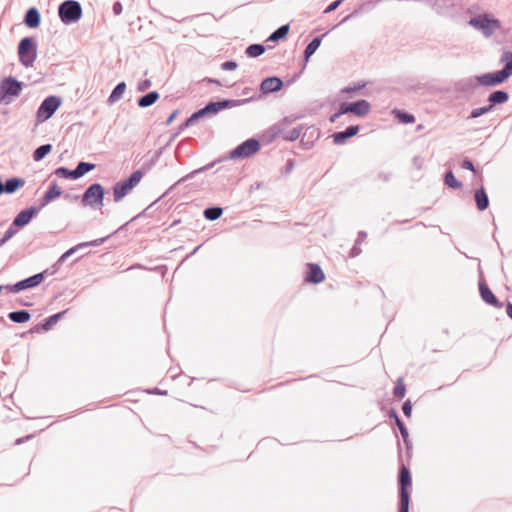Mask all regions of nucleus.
<instances>
[{
	"label": "nucleus",
	"instance_id": "7c9ffc66",
	"mask_svg": "<svg viewBox=\"0 0 512 512\" xmlns=\"http://www.w3.org/2000/svg\"><path fill=\"white\" fill-rule=\"evenodd\" d=\"M8 318L14 323H26L30 320L31 314L28 310H16L8 313Z\"/></svg>",
	"mask_w": 512,
	"mask_h": 512
},
{
	"label": "nucleus",
	"instance_id": "79ce46f5",
	"mask_svg": "<svg viewBox=\"0 0 512 512\" xmlns=\"http://www.w3.org/2000/svg\"><path fill=\"white\" fill-rule=\"evenodd\" d=\"M405 393H406V385L404 384V381L402 378H398L396 381V384L393 388V395L398 399H402L405 396Z\"/></svg>",
	"mask_w": 512,
	"mask_h": 512
},
{
	"label": "nucleus",
	"instance_id": "c756f323",
	"mask_svg": "<svg viewBox=\"0 0 512 512\" xmlns=\"http://www.w3.org/2000/svg\"><path fill=\"white\" fill-rule=\"evenodd\" d=\"M126 90V83L124 81L119 82L110 93L107 103L109 105H113L118 100H120Z\"/></svg>",
	"mask_w": 512,
	"mask_h": 512
},
{
	"label": "nucleus",
	"instance_id": "6ab92c4d",
	"mask_svg": "<svg viewBox=\"0 0 512 512\" xmlns=\"http://www.w3.org/2000/svg\"><path fill=\"white\" fill-rule=\"evenodd\" d=\"M62 195V190L58 186L57 182L54 180L51 182L48 190L44 193L42 198L39 200V204L37 205L41 210L46 207L49 203H51L56 198Z\"/></svg>",
	"mask_w": 512,
	"mask_h": 512
},
{
	"label": "nucleus",
	"instance_id": "c85d7f7f",
	"mask_svg": "<svg viewBox=\"0 0 512 512\" xmlns=\"http://www.w3.org/2000/svg\"><path fill=\"white\" fill-rule=\"evenodd\" d=\"M500 63L503 64L501 72L507 78L512 76V51H504L500 57Z\"/></svg>",
	"mask_w": 512,
	"mask_h": 512
},
{
	"label": "nucleus",
	"instance_id": "bf43d9fd",
	"mask_svg": "<svg viewBox=\"0 0 512 512\" xmlns=\"http://www.w3.org/2000/svg\"><path fill=\"white\" fill-rule=\"evenodd\" d=\"M179 111L178 110H175L173 111L170 116L167 118V120L165 121V124L166 125H170L173 120L176 118V116L178 115Z\"/></svg>",
	"mask_w": 512,
	"mask_h": 512
},
{
	"label": "nucleus",
	"instance_id": "9d476101",
	"mask_svg": "<svg viewBox=\"0 0 512 512\" xmlns=\"http://www.w3.org/2000/svg\"><path fill=\"white\" fill-rule=\"evenodd\" d=\"M62 99L60 96L50 95L46 97L39 105L36 112L37 123H43L50 119L57 109L61 106Z\"/></svg>",
	"mask_w": 512,
	"mask_h": 512
},
{
	"label": "nucleus",
	"instance_id": "49530a36",
	"mask_svg": "<svg viewBox=\"0 0 512 512\" xmlns=\"http://www.w3.org/2000/svg\"><path fill=\"white\" fill-rule=\"evenodd\" d=\"M164 149H165V147H161L160 149L155 151V153L152 156V158L150 159V161L145 164L147 169H151L158 162V160H159L160 156L162 155Z\"/></svg>",
	"mask_w": 512,
	"mask_h": 512
},
{
	"label": "nucleus",
	"instance_id": "0e129e2a",
	"mask_svg": "<svg viewBox=\"0 0 512 512\" xmlns=\"http://www.w3.org/2000/svg\"><path fill=\"white\" fill-rule=\"evenodd\" d=\"M33 437V435H27L26 437H22V438H18L16 441H15V445H20L22 443H24V441L26 440H29Z\"/></svg>",
	"mask_w": 512,
	"mask_h": 512
},
{
	"label": "nucleus",
	"instance_id": "864d4df0",
	"mask_svg": "<svg viewBox=\"0 0 512 512\" xmlns=\"http://www.w3.org/2000/svg\"><path fill=\"white\" fill-rule=\"evenodd\" d=\"M365 85H366L365 83H362V84L358 83L353 86H347L342 90V92L343 93H354V92H357V91L361 90L362 88H364Z\"/></svg>",
	"mask_w": 512,
	"mask_h": 512
},
{
	"label": "nucleus",
	"instance_id": "69168bd1",
	"mask_svg": "<svg viewBox=\"0 0 512 512\" xmlns=\"http://www.w3.org/2000/svg\"><path fill=\"white\" fill-rule=\"evenodd\" d=\"M506 313H507V316L512 319V303L511 302H507L506 304Z\"/></svg>",
	"mask_w": 512,
	"mask_h": 512
},
{
	"label": "nucleus",
	"instance_id": "7ed1b4c3",
	"mask_svg": "<svg viewBox=\"0 0 512 512\" xmlns=\"http://www.w3.org/2000/svg\"><path fill=\"white\" fill-rule=\"evenodd\" d=\"M78 198L81 199V205L83 207H90L93 210L101 209L104 205L105 188L98 182L92 183L85 189L81 196H74V199Z\"/></svg>",
	"mask_w": 512,
	"mask_h": 512
},
{
	"label": "nucleus",
	"instance_id": "2eb2a0df",
	"mask_svg": "<svg viewBox=\"0 0 512 512\" xmlns=\"http://www.w3.org/2000/svg\"><path fill=\"white\" fill-rule=\"evenodd\" d=\"M293 121L294 119L291 117H284L280 122L270 127V129L265 134L268 142H272L277 137L283 138V136L287 133V126L290 125Z\"/></svg>",
	"mask_w": 512,
	"mask_h": 512
},
{
	"label": "nucleus",
	"instance_id": "bb28decb",
	"mask_svg": "<svg viewBox=\"0 0 512 512\" xmlns=\"http://www.w3.org/2000/svg\"><path fill=\"white\" fill-rule=\"evenodd\" d=\"M25 185V180L19 177L9 178L3 183L4 193L12 194Z\"/></svg>",
	"mask_w": 512,
	"mask_h": 512
},
{
	"label": "nucleus",
	"instance_id": "338daca9",
	"mask_svg": "<svg viewBox=\"0 0 512 512\" xmlns=\"http://www.w3.org/2000/svg\"><path fill=\"white\" fill-rule=\"evenodd\" d=\"M341 116H342V115H338V111H337V112H335L334 114H332V115L329 117V121H330L331 123H335V122L338 120V118H340Z\"/></svg>",
	"mask_w": 512,
	"mask_h": 512
},
{
	"label": "nucleus",
	"instance_id": "a878e982",
	"mask_svg": "<svg viewBox=\"0 0 512 512\" xmlns=\"http://www.w3.org/2000/svg\"><path fill=\"white\" fill-rule=\"evenodd\" d=\"M508 100L509 94L505 90H495L489 94L487 99L488 103L492 106L493 109L496 105L505 104Z\"/></svg>",
	"mask_w": 512,
	"mask_h": 512
},
{
	"label": "nucleus",
	"instance_id": "412c9836",
	"mask_svg": "<svg viewBox=\"0 0 512 512\" xmlns=\"http://www.w3.org/2000/svg\"><path fill=\"white\" fill-rule=\"evenodd\" d=\"M68 310H64L58 313H55L49 317H47L43 322L36 325L34 328H32L29 332H39L40 330L48 331L52 329V327L64 317V315L67 313Z\"/></svg>",
	"mask_w": 512,
	"mask_h": 512
},
{
	"label": "nucleus",
	"instance_id": "aec40b11",
	"mask_svg": "<svg viewBox=\"0 0 512 512\" xmlns=\"http://www.w3.org/2000/svg\"><path fill=\"white\" fill-rule=\"evenodd\" d=\"M359 131V125H350L345 130L332 134L333 143L336 145H343L349 138L357 135Z\"/></svg>",
	"mask_w": 512,
	"mask_h": 512
},
{
	"label": "nucleus",
	"instance_id": "6e6d98bb",
	"mask_svg": "<svg viewBox=\"0 0 512 512\" xmlns=\"http://www.w3.org/2000/svg\"><path fill=\"white\" fill-rule=\"evenodd\" d=\"M377 178L382 182H389L392 178L391 172H379Z\"/></svg>",
	"mask_w": 512,
	"mask_h": 512
},
{
	"label": "nucleus",
	"instance_id": "de8ad7c7",
	"mask_svg": "<svg viewBox=\"0 0 512 512\" xmlns=\"http://www.w3.org/2000/svg\"><path fill=\"white\" fill-rule=\"evenodd\" d=\"M352 114L351 102H342L338 108V115Z\"/></svg>",
	"mask_w": 512,
	"mask_h": 512
},
{
	"label": "nucleus",
	"instance_id": "09e8293b",
	"mask_svg": "<svg viewBox=\"0 0 512 512\" xmlns=\"http://www.w3.org/2000/svg\"><path fill=\"white\" fill-rule=\"evenodd\" d=\"M461 167H462L463 169H466V170L472 171L473 173H476V172H477V170H476V168H475V166H474L473 161H472L471 159L467 158V157L463 159V161H462V163H461Z\"/></svg>",
	"mask_w": 512,
	"mask_h": 512
},
{
	"label": "nucleus",
	"instance_id": "4be33fe9",
	"mask_svg": "<svg viewBox=\"0 0 512 512\" xmlns=\"http://www.w3.org/2000/svg\"><path fill=\"white\" fill-rule=\"evenodd\" d=\"M23 23L31 29L38 28L41 24V14L36 7H30L25 12Z\"/></svg>",
	"mask_w": 512,
	"mask_h": 512
},
{
	"label": "nucleus",
	"instance_id": "8fccbe9b",
	"mask_svg": "<svg viewBox=\"0 0 512 512\" xmlns=\"http://www.w3.org/2000/svg\"><path fill=\"white\" fill-rule=\"evenodd\" d=\"M238 67V64L234 60H228L221 64V69L225 71H233Z\"/></svg>",
	"mask_w": 512,
	"mask_h": 512
},
{
	"label": "nucleus",
	"instance_id": "f704fd0d",
	"mask_svg": "<svg viewBox=\"0 0 512 512\" xmlns=\"http://www.w3.org/2000/svg\"><path fill=\"white\" fill-rule=\"evenodd\" d=\"M223 214V208H221L220 206H211V207H207L204 211H203V216L205 217V219L209 220V221H215L217 219H219Z\"/></svg>",
	"mask_w": 512,
	"mask_h": 512
},
{
	"label": "nucleus",
	"instance_id": "6e6552de",
	"mask_svg": "<svg viewBox=\"0 0 512 512\" xmlns=\"http://www.w3.org/2000/svg\"><path fill=\"white\" fill-rule=\"evenodd\" d=\"M82 14V6L76 0H65L58 7L59 18L65 25L78 22L81 19Z\"/></svg>",
	"mask_w": 512,
	"mask_h": 512
},
{
	"label": "nucleus",
	"instance_id": "423d86ee",
	"mask_svg": "<svg viewBox=\"0 0 512 512\" xmlns=\"http://www.w3.org/2000/svg\"><path fill=\"white\" fill-rule=\"evenodd\" d=\"M469 25L481 31L485 38H490L501 28V22L487 13L479 14L469 20Z\"/></svg>",
	"mask_w": 512,
	"mask_h": 512
},
{
	"label": "nucleus",
	"instance_id": "052dcab7",
	"mask_svg": "<svg viewBox=\"0 0 512 512\" xmlns=\"http://www.w3.org/2000/svg\"><path fill=\"white\" fill-rule=\"evenodd\" d=\"M388 417H389L390 419L395 420L397 417H399V415H398V412H397L394 408H391V409L388 411Z\"/></svg>",
	"mask_w": 512,
	"mask_h": 512
},
{
	"label": "nucleus",
	"instance_id": "680f3d73",
	"mask_svg": "<svg viewBox=\"0 0 512 512\" xmlns=\"http://www.w3.org/2000/svg\"><path fill=\"white\" fill-rule=\"evenodd\" d=\"M294 168V160L293 159H289L286 163V172H291Z\"/></svg>",
	"mask_w": 512,
	"mask_h": 512
},
{
	"label": "nucleus",
	"instance_id": "58836bf2",
	"mask_svg": "<svg viewBox=\"0 0 512 512\" xmlns=\"http://www.w3.org/2000/svg\"><path fill=\"white\" fill-rule=\"evenodd\" d=\"M53 173L59 178L77 180L75 169L70 170L67 167L60 166L56 168Z\"/></svg>",
	"mask_w": 512,
	"mask_h": 512
},
{
	"label": "nucleus",
	"instance_id": "4c0bfd02",
	"mask_svg": "<svg viewBox=\"0 0 512 512\" xmlns=\"http://www.w3.org/2000/svg\"><path fill=\"white\" fill-rule=\"evenodd\" d=\"M444 183L445 185L453 189H459L462 187V182L456 179L452 170H448L445 172Z\"/></svg>",
	"mask_w": 512,
	"mask_h": 512
},
{
	"label": "nucleus",
	"instance_id": "a19ab883",
	"mask_svg": "<svg viewBox=\"0 0 512 512\" xmlns=\"http://www.w3.org/2000/svg\"><path fill=\"white\" fill-rule=\"evenodd\" d=\"M494 109L492 108V106L488 103V105H485L483 107H479V108H475L473 109L469 116L467 117V119H476L478 117H481L487 113H490L492 112Z\"/></svg>",
	"mask_w": 512,
	"mask_h": 512
},
{
	"label": "nucleus",
	"instance_id": "1a4fd4ad",
	"mask_svg": "<svg viewBox=\"0 0 512 512\" xmlns=\"http://www.w3.org/2000/svg\"><path fill=\"white\" fill-rule=\"evenodd\" d=\"M23 83L13 76L5 77L0 84V104H10L22 91Z\"/></svg>",
	"mask_w": 512,
	"mask_h": 512
},
{
	"label": "nucleus",
	"instance_id": "4468645a",
	"mask_svg": "<svg viewBox=\"0 0 512 512\" xmlns=\"http://www.w3.org/2000/svg\"><path fill=\"white\" fill-rule=\"evenodd\" d=\"M508 78L501 72V70H497L494 72H488L481 75L475 76V81L484 87H495L503 84Z\"/></svg>",
	"mask_w": 512,
	"mask_h": 512
},
{
	"label": "nucleus",
	"instance_id": "a211bd4d",
	"mask_svg": "<svg viewBox=\"0 0 512 512\" xmlns=\"http://www.w3.org/2000/svg\"><path fill=\"white\" fill-rule=\"evenodd\" d=\"M325 279V274L320 267V265L316 263H308L307 270L305 274V281L311 284H319L323 282Z\"/></svg>",
	"mask_w": 512,
	"mask_h": 512
},
{
	"label": "nucleus",
	"instance_id": "ddd939ff",
	"mask_svg": "<svg viewBox=\"0 0 512 512\" xmlns=\"http://www.w3.org/2000/svg\"><path fill=\"white\" fill-rule=\"evenodd\" d=\"M40 211L41 209L37 205L23 209L16 215L11 225L17 230H19L28 225Z\"/></svg>",
	"mask_w": 512,
	"mask_h": 512
},
{
	"label": "nucleus",
	"instance_id": "f3484780",
	"mask_svg": "<svg viewBox=\"0 0 512 512\" xmlns=\"http://www.w3.org/2000/svg\"><path fill=\"white\" fill-rule=\"evenodd\" d=\"M479 293L481 299L488 305L496 308H502L504 304L498 300L492 290L489 288L485 280H479Z\"/></svg>",
	"mask_w": 512,
	"mask_h": 512
},
{
	"label": "nucleus",
	"instance_id": "0eeeda50",
	"mask_svg": "<svg viewBox=\"0 0 512 512\" xmlns=\"http://www.w3.org/2000/svg\"><path fill=\"white\" fill-rule=\"evenodd\" d=\"M144 176L142 170L132 172L126 179L119 181L113 186V200L120 202L126 195H128L134 187H136Z\"/></svg>",
	"mask_w": 512,
	"mask_h": 512
},
{
	"label": "nucleus",
	"instance_id": "b1692460",
	"mask_svg": "<svg viewBox=\"0 0 512 512\" xmlns=\"http://www.w3.org/2000/svg\"><path fill=\"white\" fill-rule=\"evenodd\" d=\"M474 200L479 211H484L489 207V197L483 186L475 190Z\"/></svg>",
	"mask_w": 512,
	"mask_h": 512
},
{
	"label": "nucleus",
	"instance_id": "473e14b6",
	"mask_svg": "<svg viewBox=\"0 0 512 512\" xmlns=\"http://www.w3.org/2000/svg\"><path fill=\"white\" fill-rule=\"evenodd\" d=\"M52 148V145L49 143L40 145L32 154L33 160L36 162L43 160L52 151Z\"/></svg>",
	"mask_w": 512,
	"mask_h": 512
},
{
	"label": "nucleus",
	"instance_id": "cd10ccee",
	"mask_svg": "<svg viewBox=\"0 0 512 512\" xmlns=\"http://www.w3.org/2000/svg\"><path fill=\"white\" fill-rule=\"evenodd\" d=\"M159 97L160 95L157 91H150L145 95L139 97L137 99V104L140 108H147L156 103Z\"/></svg>",
	"mask_w": 512,
	"mask_h": 512
},
{
	"label": "nucleus",
	"instance_id": "c03bdc74",
	"mask_svg": "<svg viewBox=\"0 0 512 512\" xmlns=\"http://www.w3.org/2000/svg\"><path fill=\"white\" fill-rule=\"evenodd\" d=\"M400 434H401V437L403 439V442L406 446V449H407V456L410 457L411 456V450H412V442L409 438V432H408V429L407 427L405 428H401L399 430Z\"/></svg>",
	"mask_w": 512,
	"mask_h": 512
},
{
	"label": "nucleus",
	"instance_id": "2f4dec72",
	"mask_svg": "<svg viewBox=\"0 0 512 512\" xmlns=\"http://www.w3.org/2000/svg\"><path fill=\"white\" fill-rule=\"evenodd\" d=\"M289 30H290L289 24H284V25L278 27L275 31H273L269 35L267 41L278 42L280 40H283L287 37Z\"/></svg>",
	"mask_w": 512,
	"mask_h": 512
},
{
	"label": "nucleus",
	"instance_id": "a18cd8bd",
	"mask_svg": "<svg viewBox=\"0 0 512 512\" xmlns=\"http://www.w3.org/2000/svg\"><path fill=\"white\" fill-rule=\"evenodd\" d=\"M18 230L14 228L12 225L6 230L3 236L0 238V247H2L6 242H8L12 237L17 234Z\"/></svg>",
	"mask_w": 512,
	"mask_h": 512
},
{
	"label": "nucleus",
	"instance_id": "4d7b16f0",
	"mask_svg": "<svg viewBox=\"0 0 512 512\" xmlns=\"http://www.w3.org/2000/svg\"><path fill=\"white\" fill-rule=\"evenodd\" d=\"M123 7L122 4L119 1L114 2L112 6V11L114 15H120L122 13Z\"/></svg>",
	"mask_w": 512,
	"mask_h": 512
},
{
	"label": "nucleus",
	"instance_id": "37998d69",
	"mask_svg": "<svg viewBox=\"0 0 512 512\" xmlns=\"http://www.w3.org/2000/svg\"><path fill=\"white\" fill-rule=\"evenodd\" d=\"M302 129V126H299L287 131V133L283 136V139L289 142L295 141L300 137Z\"/></svg>",
	"mask_w": 512,
	"mask_h": 512
},
{
	"label": "nucleus",
	"instance_id": "603ef678",
	"mask_svg": "<svg viewBox=\"0 0 512 512\" xmlns=\"http://www.w3.org/2000/svg\"><path fill=\"white\" fill-rule=\"evenodd\" d=\"M402 411L404 413V415L408 418L411 417L412 415V403L410 401V399H407L403 405H402Z\"/></svg>",
	"mask_w": 512,
	"mask_h": 512
},
{
	"label": "nucleus",
	"instance_id": "5701e85b",
	"mask_svg": "<svg viewBox=\"0 0 512 512\" xmlns=\"http://www.w3.org/2000/svg\"><path fill=\"white\" fill-rule=\"evenodd\" d=\"M326 35H327V33H324V34H322L320 36L314 37L307 44V46L305 47L304 52H303L304 63H303L302 70L305 69L307 62L309 61L311 56L316 52V50L319 48V46L321 45L323 37L326 36Z\"/></svg>",
	"mask_w": 512,
	"mask_h": 512
},
{
	"label": "nucleus",
	"instance_id": "72a5a7b5",
	"mask_svg": "<svg viewBox=\"0 0 512 512\" xmlns=\"http://www.w3.org/2000/svg\"><path fill=\"white\" fill-rule=\"evenodd\" d=\"M366 238H367V233L365 231L358 232L357 239L349 252V256L351 258H354V257H357L358 255H360V253L362 252L361 248H360V244L363 243L366 240Z\"/></svg>",
	"mask_w": 512,
	"mask_h": 512
},
{
	"label": "nucleus",
	"instance_id": "20e7f679",
	"mask_svg": "<svg viewBox=\"0 0 512 512\" xmlns=\"http://www.w3.org/2000/svg\"><path fill=\"white\" fill-rule=\"evenodd\" d=\"M254 99H256V97L252 96L249 98L237 99V100L222 99L219 101H210L204 107L196 110V113H197V116H199L202 119L206 116H214L222 110L244 105Z\"/></svg>",
	"mask_w": 512,
	"mask_h": 512
},
{
	"label": "nucleus",
	"instance_id": "13d9d810",
	"mask_svg": "<svg viewBox=\"0 0 512 512\" xmlns=\"http://www.w3.org/2000/svg\"><path fill=\"white\" fill-rule=\"evenodd\" d=\"M475 88V84L473 82L472 79H467L465 82H464V88H463V91H466V90H470V89H474Z\"/></svg>",
	"mask_w": 512,
	"mask_h": 512
},
{
	"label": "nucleus",
	"instance_id": "774afa93",
	"mask_svg": "<svg viewBox=\"0 0 512 512\" xmlns=\"http://www.w3.org/2000/svg\"><path fill=\"white\" fill-rule=\"evenodd\" d=\"M152 394H157V395H166L167 394V391L166 390H161L159 388H154L152 391H151Z\"/></svg>",
	"mask_w": 512,
	"mask_h": 512
},
{
	"label": "nucleus",
	"instance_id": "e433bc0d",
	"mask_svg": "<svg viewBox=\"0 0 512 512\" xmlns=\"http://www.w3.org/2000/svg\"><path fill=\"white\" fill-rule=\"evenodd\" d=\"M95 167L96 164L94 163L80 161L75 168V174L77 179L83 177L85 174L95 169Z\"/></svg>",
	"mask_w": 512,
	"mask_h": 512
},
{
	"label": "nucleus",
	"instance_id": "39448f33",
	"mask_svg": "<svg viewBox=\"0 0 512 512\" xmlns=\"http://www.w3.org/2000/svg\"><path fill=\"white\" fill-rule=\"evenodd\" d=\"M19 62L26 68L32 67L37 58V41L34 37L22 38L17 47Z\"/></svg>",
	"mask_w": 512,
	"mask_h": 512
},
{
	"label": "nucleus",
	"instance_id": "f03ea898",
	"mask_svg": "<svg viewBox=\"0 0 512 512\" xmlns=\"http://www.w3.org/2000/svg\"><path fill=\"white\" fill-rule=\"evenodd\" d=\"M398 453H399V472H398V485H399V512H409V503L411 497L412 477L410 469L402 461V448L400 441L397 440Z\"/></svg>",
	"mask_w": 512,
	"mask_h": 512
},
{
	"label": "nucleus",
	"instance_id": "3c124183",
	"mask_svg": "<svg viewBox=\"0 0 512 512\" xmlns=\"http://www.w3.org/2000/svg\"><path fill=\"white\" fill-rule=\"evenodd\" d=\"M151 85H152V82L150 79L142 80L137 85V91L144 92V91L148 90L151 87Z\"/></svg>",
	"mask_w": 512,
	"mask_h": 512
},
{
	"label": "nucleus",
	"instance_id": "dca6fc26",
	"mask_svg": "<svg viewBox=\"0 0 512 512\" xmlns=\"http://www.w3.org/2000/svg\"><path fill=\"white\" fill-rule=\"evenodd\" d=\"M283 85L284 83L280 77L269 76L261 81L259 90L263 95H267L280 91L283 88Z\"/></svg>",
	"mask_w": 512,
	"mask_h": 512
},
{
	"label": "nucleus",
	"instance_id": "c9c22d12",
	"mask_svg": "<svg viewBox=\"0 0 512 512\" xmlns=\"http://www.w3.org/2000/svg\"><path fill=\"white\" fill-rule=\"evenodd\" d=\"M265 51L266 47L263 44L254 43L246 48L245 54L250 58H256L264 54Z\"/></svg>",
	"mask_w": 512,
	"mask_h": 512
},
{
	"label": "nucleus",
	"instance_id": "393cba45",
	"mask_svg": "<svg viewBox=\"0 0 512 512\" xmlns=\"http://www.w3.org/2000/svg\"><path fill=\"white\" fill-rule=\"evenodd\" d=\"M352 114L357 117H365L371 110V105L367 100L360 99L351 102Z\"/></svg>",
	"mask_w": 512,
	"mask_h": 512
},
{
	"label": "nucleus",
	"instance_id": "5fc2aeb1",
	"mask_svg": "<svg viewBox=\"0 0 512 512\" xmlns=\"http://www.w3.org/2000/svg\"><path fill=\"white\" fill-rule=\"evenodd\" d=\"M342 2H343V0H335V1L331 2L325 8L324 13L328 14V13H331V12L335 11L341 5Z\"/></svg>",
	"mask_w": 512,
	"mask_h": 512
},
{
	"label": "nucleus",
	"instance_id": "e2e57ef3",
	"mask_svg": "<svg viewBox=\"0 0 512 512\" xmlns=\"http://www.w3.org/2000/svg\"><path fill=\"white\" fill-rule=\"evenodd\" d=\"M396 426L398 427V429L400 430L401 428H405L406 425L404 424V422L401 420L400 417H397L395 420H394Z\"/></svg>",
	"mask_w": 512,
	"mask_h": 512
},
{
	"label": "nucleus",
	"instance_id": "f257e3e1",
	"mask_svg": "<svg viewBox=\"0 0 512 512\" xmlns=\"http://www.w3.org/2000/svg\"><path fill=\"white\" fill-rule=\"evenodd\" d=\"M260 148H261L260 141L256 138L252 137V138H249V139L243 141L238 146H236L233 150H231L228 156L214 160L203 167L193 170L192 172L188 173L187 175H185L184 177L179 179L172 186H170L169 189L161 197H159L156 201L151 203L142 213L138 214L132 220L140 217L146 210H148L153 205H155L161 198L166 196L171 190H173L179 184L184 183L190 179H193L196 175H198L200 173H203V172H206V171L212 169L217 163H220L226 159L236 160V159L249 158V157L255 155L260 150Z\"/></svg>",
	"mask_w": 512,
	"mask_h": 512
},
{
	"label": "nucleus",
	"instance_id": "f8f14e48",
	"mask_svg": "<svg viewBox=\"0 0 512 512\" xmlns=\"http://www.w3.org/2000/svg\"><path fill=\"white\" fill-rule=\"evenodd\" d=\"M129 224V222L125 223L124 225H122L121 227H119L116 231H114L112 233L115 234L117 233L118 231L124 229L127 225ZM111 236L110 235H107L105 237H102V238H98V239H95V240H92V241H88V242H82V243H79L73 247H71L70 249H68L67 251H65L61 256L60 258L57 260V262L54 264V267L55 266H58V265H61L64 261H66L69 257H71L74 253H76L78 250L84 248V247H96V246H100L101 244H103L109 237Z\"/></svg>",
	"mask_w": 512,
	"mask_h": 512
},
{
	"label": "nucleus",
	"instance_id": "9b49d317",
	"mask_svg": "<svg viewBox=\"0 0 512 512\" xmlns=\"http://www.w3.org/2000/svg\"><path fill=\"white\" fill-rule=\"evenodd\" d=\"M46 273L47 271H42L40 273L22 279L16 282L15 284L5 285V290L9 293H18L26 289L35 288L45 280Z\"/></svg>",
	"mask_w": 512,
	"mask_h": 512
},
{
	"label": "nucleus",
	"instance_id": "ea45409f",
	"mask_svg": "<svg viewBox=\"0 0 512 512\" xmlns=\"http://www.w3.org/2000/svg\"><path fill=\"white\" fill-rule=\"evenodd\" d=\"M393 114L396 119H398L401 123L404 124H411L414 123L415 121L414 115L403 110L395 109L393 110Z\"/></svg>",
	"mask_w": 512,
	"mask_h": 512
}]
</instances>
